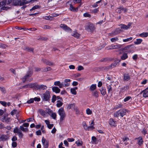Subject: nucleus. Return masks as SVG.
Here are the masks:
<instances>
[{
	"label": "nucleus",
	"mask_w": 148,
	"mask_h": 148,
	"mask_svg": "<svg viewBox=\"0 0 148 148\" xmlns=\"http://www.w3.org/2000/svg\"><path fill=\"white\" fill-rule=\"evenodd\" d=\"M40 6L38 5H35L33 6L30 10V11H32L34 10L37 9L38 8H40Z\"/></svg>",
	"instance_id": "obj_44"
},
{
	"label": "nucleus",
	"mask_w": 148,
	"mask_h": 148,
	"mask_svg": "<svg viewBox=\"0 0 148 148\" xmlns=\"http://www.w3.org/2000/svg\"><path fill=\"white\" fill-rule=\"evenodd\" d=\"M133 39V38L132 37H130L129 38H127L126 39H123V42H128L132 40Z\"/></svg>",
	"instance_id": "obj_48"
},
{
	"label": "nucleus",
	"mask_w": 148,
	"mask_h": 148,
	"mask_svg": "<svg viewBox=\"0 0 148 148\" xmlns=\"http://www.w3.org/2000/svg\"><path fill=\"white\" fill-rule=\"evenodd\" d=\"M127 112V110L126 109H120L114 113V117L118 118L119 117H122L126 114Z\"/></svg>",
	"instance_id": "obj_2"
},
{
	"label": "nucleus",
	"mask_w": 148,
	"mask_h": 148,
	"mask_svg": "<svg viewBox=\"0 0 148 148\" xmlns=\"http://www.w3.org/2000/svg\"><path fill=\"white\" fill-rule=\"evenodd\" d=\"M83 16H84L85 17H90L91 15L90 14H89L88 13L86 12L84 13V14Z\"/></svg>",
	"instance_id": "obj_60"
},
{
	"label": "nucleus",
	"mask_w": 148,
	"mask_h": 148,
	"mask_svg": "<svg viewBox=\"0 0 148 148\" xmlns=\"http://www.w3.org/2000/svg\"><path fill=\"white\" fill-rule=\"evenodd\" d=\"M12 0H4L0 2V7L3 5H6L10 4Z\"/></svg>",
	"instance_id": "obj_7"
},
{
	"label": "nucleus",
	"mask_w": 148,
	"mask_h": 148,
	"mask_svg": "<svg viewBox=\"0 0 148 148\" xmlns=\"http://www.w3.org/2000/svg\"><path fill=\"white\" fill-rule=\"evenodd\" d=\"M54 85L56 86H58L60 88H62L63 87V85L62 83H61L60 81H57L54 82Z\"/></svg>",
	"instance_id": "obj_19"
},
{
	"label": "nucleus",
	"mask_w": 148,
	"mask_h": 148,
	"mask_svg": "<svg viewBox=\"0 0 148 148\" xmlns=\"http://www.w3.org/2000/svg\"><path fill=\"white\" fill-rule=\"evenodd\" d=\"M71 35L72 36L77 38H78L80 36V34L78 33L75 32H73L72 34Z\"/></svg>",
	"instance_id": "obj_32"
},
{
	"label": "nucleus",
	"mask_w": 148,
	"mask_h": 148,
	"mask_svg": "<svg viewBox=\"0 0 148 148\" xmlns=\"http://www.w3.org/2000/svg\"><path fill=\"white\" fill-rule=\"evenodd\" d=\"M77 87H75L74 88H71V92L72 94L74 95H76L77 94V92L76 90H77Z\"/></svg>",
	"instance_id": "obj_27"
},
{
	"label": "nucleus",
	"mask_w": 148,
	"mask_h": 148,
	"mask_svg": "<svg viewBox=\"0 0 148 148\" xmlns=\"http://www.w3.org/2000/svg\"><path fill=\"white\" fill-rule=\"evenodd\" d=\"M19 138H23V134L22 132L20 131L19 132L18 134Z\"/></svg>",
	"instance_id": "obj_59"
},
{
	"label": "nucleus",
	"mask_w": 148,
	"mask_h": 148,
	"mask_svg": "<svg viewBox=\"0 0 148 148\" xmlns=\"http://www.w3.org/2000/svg\"><path fill=\"white\" fill-rule=\"evenodd\" d=\"M76 107L74 104H71L68 105L67 108L69 109H72L74 110Z\"/></svg>",
	"instance_id": "obj_25"
},
{
	"label": "nucleus",
	"mask_w": 148,
	"mask_h": 148,
	"mask_svg": "<svg viewBox=\"0 0 148 148\" xmlns=\"http://www.w3.org/2000/svg\"><path fill=\"white\" fill-rule=\"evenodd\" d=\"M0 120L2 122H5L7 123L10 121V118L6 116H2L0 118Z\"/></svg>",
	"instance_id": "obj_6"
},
{
	"label": "nucleus",
	"mask_w": 148,
	"mask_h": 148,
	"mask_svg": "<svg viewBox=\"0 0 148 148\" xmlns=\"http://www.w3.org/2000/svg\"><path fill=\"white\" fill-rule=\"evenodd\" d=\"M5 5H3L1 6V7H0V8L1 10H7L9 9L10 8V7H9L8 6H5Z\"/></svg>",
	"instance_id": "obj_42"
},
{
	"label": "nucleus",
	"mask_w": 148,
	"mask_h": 148,
	"mask_svg": "<svg viewBox=\"0 0 148 148\" xmlns=\"http://www.w3.org/2000/svg\"><path fill=\"white\" fill-rule=\"evenodd\" d=\"M17 111L16 110H13L10 112V114L12 115H13L17 112Z\"/></svg>",
	"instance_id": "obj_54"
},
{
	"label": "nucleus",
	"mask_w": 148,
	"mask_h": 148,
	"mask_svg": "<svg viewBox=\"0 0 148 148\" xmlns=\"http://www.w3.org/2000/svg\"><path fill=\"white\" fill-rule=\"evenodd\" d=\"M96 88V84H92L90 87V89L91 90L93 91Z\"/></svg>",
	"instance_id": "obj_39"
},
{
	"label": "nucleus",
	"mask_w": 148,
	"mask_h": 148,
	"mask_svg": "<svg viewBox=\"0 0 148 148\" xmlns=\"http://www.w3.org/2000/svg\"><path fill=\"white\" fill-rule=\"evenodd\" d=\"M120 8H121V6L119 7L116 10V12L119 14L121 13L122 12V10Z\"/></svg>",
	"instance_id": "obj_47"
},
{
	"label": "nucleus",
	"mask_w": 148,
	"mask_h": 148,
	"mask_svg": "<svg viewBox=\"0 0 148 148\" xmlns=\"http://www.w3.org/2000/svg\"><path fill=\"white\" fill-rule=\"evenodd\" d=\"M86 114L88 115L91 114L92 113V111L89 108H87L86 110Z\"/></svg>",
	"instance_id": "obj_51"
},
{
	"label": "nucleus",
	"mask_w": 148,
	"mask_h": 148,
	"mask_svg": "<svg viewBox=\"0 0 148 148\" xmlns=\"http://www.w3.org/2000/svg\"><path fill=\"white\" fill-rule=\"evenodd\" d=\"M142 41L143 40L141 39H136V41L134 42V43L136 45H139L141 44Z\"/></svg>",
	"instance_id": "obj_30"
},
{
	"label": "nucleus",
	"mask_w": 148,
	"mask_h": 148,
	"mask_svg": "<svg viewBox=\"0 0 148 148\" xmlns=\"http://www.w3.org/2000/svg\"><path fill=\"white\" fill-rule=\"evenodd\" d=\"M133 46L134 45H127L125 47L124 49L125 50H129L130 49L133 48Z\"/></svg>",
	"instance_id": "obj_36"
},
{
	"label": "nucleus",
	"mask_w": 148,
	"mask_h": 148,
	"mask_svg": "<svg viewBox=\"0 0 148 148\" xmlns=\"http://www.w3.org/2000/svg\"><path fill=\"white\" fill-rule=\"evenodd\" d=\"M44 62L45 63L49 66H52L54 64L52 62L47 60H45V61H44Z\"/></svg>",
	"instance_id": "obj_35"
},
{
	"label": "nucleus",
	"mask_w": 148,
	"mask_h": 148,
	"mask_svg": "<svg viewBox=\"0 0 148 148\" xmlns=\"http://www.w3.org/2000/svg\"><path fill=\"white\" fill-rule=\"evenodd\" d=\"M51 117L54 119H55L56 118V114L55 113H51Z\"/></svg>",
	"instance_id": "obj_56"
},
{
	"label": "nucleus",
	"mask_w": 148,
	"mask_h": 148,
	"mask_svg": "<svg viewBox=\"0 0 148 148\" xmlns=\"http://www.w3.org/2000/svg\"><path fill=\"white\" fill-rule=\"evenodd\" d=\"M51 68L50 67H47L46 68L42 69V71L45 72L51 70Z\"/></svg>",
	"instance_id": "obj_46"
},
{
	"label": "nucleus",
	"mask_w": 148,
	"mask_h": 148,
	"mask_svg": "<svg viewBox=\"0 0 148 148\" xmlns=\"http://www.w3.org/2000/svg\"><path fill=\"white\" fill-rule=\"evenodd\" d=\"M122 31L120 27L116 28L114 31L112 32V36H116L118 34L120 33Z\"/></svg>",
	"instance_id": "obj_10"
},
{
	"label": "nucleus",
	"mask_w": 148,
	"mask_h": 148,
	"mask_svg": "<svg viewBox=\"0 0 148 148\" xmlns=\"http://www.w3.org/2000/svg\"><path fill=\"white\" fill-rule=\"evenodd\" d=\"M69 9L71 11L75 12H77L78 11L77 8H75L71 4L70 5Z\"/></svg>",
	"instance_id": "obj_21"
},
{
	"label": "nucleus",
	"mask_w": 148,
	"mask_h": 148,
	"mask_svg": "<svg viewBox=\"0 0 148 148\" xmlns=\"http://www.w3.org/2000/svg\"><path fill=\"white\" fill-rule=\"evenodd\" d=\"M108 93H110L112 91V88L111 85H109L107 86Z\"/></svg>",
	"instance_id": "obj_50"
},
{
	"label": "nucleus",
	"mask_w": 148,
	"mask_h": 148,
	"mask_svg": "<svg viewBox=\"0 0 148 148\" xmlns=\"http://www.w3.org/2000/svg\"><path fill=\"white\" fill-rule=\"evenodd\" d=\"M121 60L120 59H116L114 62L111 64V66L112 68L115 67L116 65L121 61Z\"/></svg>",
	"instance_id": "obj_17"
},
{
	"label": "nucleus",
	"mask_w": 148,
	"mask_h": 148,
	"mask_svg": "<svg viewBox=\"0 0 148 148\" xmlns=\"http://www.w3.org/2000/svg\"><path fill=\"white\" fill-rule=\"evenodd\" d=\"M34 101V99L31 98L29 100L27 101V103L30 104L33 103Z\"/></svg>",
	"instance_id": "obj_61"
},
{
	"label": "nucleus",
	"mask_w": 148,
	"mask_h": 148,
	"mask_svg": "<svg viewBox=\"0 0 148 148\" xmlns=\"http://www.w3.org/2000/svg\"><path fill=\"white\" fill-rule=\"evenodd\" d=\"M121 45L120 44H117L116 45L112 44L111 45L108 49H118L121 48Z\"/></svg>",
	"instance_id": "obj_9"
},
{
	"label": "nucleus",
	"mask_w": 148,
	"mask_h": 148,
	"mask_svg": "<svg viewBox=\"0 0 148 148\" xmlns=\"http://www.w3.org/2000/svg\"><path fill=\"white\" fill-rule=\"evenodd\" d=\"M20 128L21 130L25 132H27L28 131V130L27 128H24L23 125L20 126Z\"/></svg>",
	"instance_id": "obj_37"
},
{
	"label": "nucleus",
	"mask_w": 148,
	"mask_h": 148,
	"mask_svg": "<svg viewBox=\"0 0 148 148\" xmlns=\"http://www.w3.org/2000/svg\"><path fill=\"white\" fill-rule=\"evenodd\" d=\"M132 98V97L130 96H128L125 97L124 100V102H126L128 100H129L130 99Z\"/></svg>",
	"instance_id": "obj_55"
},
{
	"label": "nucleus",
	"mask_w": 148,
	"mask_h": 148,
	"mask_svg": "<svg viewBox=\"0 0 148 148\" xmlns=\"http://www.w3.org/2000/svg\"><path fill=\"white\" fill-rule=\"evenodd\" d=\"M32 70V69L29 68L26 75L22 78V80L23 83L25 82L26 81L29 82L32 80L33 78H31L29 79H28L29 77L31 76L32 75V73H31Z\"/></svg>",
	"instance_id": "obj_1"
},
{
	"label": "nucleus",
	"mask_w": 148,
	"mask_h": 148,
	"mask_svg": "<svg viewBox=\"0 0 148 148\" xmlns=\"http://www.w3.org/2000/svg\"><path fill=\"white\" fill-rule=\"evenodd\" d=\"M42 142L44 148H48L49 146V141L46 140L44 137H43L42 140Z\"/></svg>",
	"instance_id": "obj_8"
},
{
	"label": "nucleus",
	"mask_w": 148,
	"mask_h": 148,
	"mask_svg": "<svg viewBox=\"0 0 148 148\" xmlns=\"http://www.w3.org/2000/svg\"><path fill=\"white\" fill-rule=\"evenodd\" d=\"M135 140H137V143L140 146H141L143 143V138L141 136H140L138 138H136Z\"/></svg>",
	"instance_id": "obj_14"
},
{
	"label": "nucleus",
	"mask_w": 148,
	"mask_h": 148,
	"mask_svg": "<svg viewBox=\"0 0 148 148\" xmlns=\"http://www.w3.org/2000/svg\"><path fill=\"white\" fill-rule=\"evenodd\" d=\"M56 97L55 95H53L51 99V101L53 103H54L56 100Z\"/></svg>",
	"instance_id": "obj_57"
},
{
	"label": "nucleus",
	"mask_w": 148,
	"mask_h": 148,
	"mask_svg": "<svg viewBox=\"0 0 148 148\" xmlns=\"http://www.w3.org/2000/svg\"><path fill=\"white\" fill-rule=\"evenodd\" d=\"M71 81V80L69 79H65L64 82H62L64 87H67L69 86V82Z\"/></svg>",
	"instance_id": "obj_15"
},
{
	"label": "nucleus",
	"mask_w": 148,
	"mask_h": 148,
	"mask_svg": "<svg viewBox=\"0 0 148 148\" xmlns=\"http://www.w3.org/2000/svg\"><path fill=\"white\" fill-rule=\"evenodd\" d=\"M83 126L85 130H87L88 129V126L86 123L85 121H83L82 123Z\"/></svg>",
	"instance_id": "obj_45"
},
{
	"label": "nucleus",
	"mask_w": 148,
	"mask_h": 148,
	"mask_svg": "<svg viewBox=\"0 0 148 148\" xmlns=\"http://www.w3.org/2000/svg\"><path fill=\"white\" fill-rule=\"evenodd\" d=\"M139 36L141 37L145 38L148 36V32H143L139 34Z\"/></svg>",
	"instance_id": "obj_26"
},
{
	"label": "nucleus",
	"mask_w": 148,
	"mask_h": 148,
	"mask_svg": "<svg viewBox=\"0 0 148 148\" xmlns=\"http://www.w3.org/2000/svg\"><path fill=\"white\" fill-rule=\"evenodd\" d=\"M147 89H145L141 92V93H143V96L144 97H148V91H147Z\"/></svg>",
	"instance_id": "obj_23"
},
{
	"label": "nucleus",
	"mask_w": 148,
	"mask_h": 148,
	"mask_svg": "<svg viewBox=\"0 0 148 148\" xmlns=\"http://www.w3.org/2000/svg\"><path fill=\"white\" fill-rule=\"evenodd\" d=\"M0 90L3 93H5L6 92V90L4 87H0Z\"/></svg>",
	"instance_id": "obj_43"
},
{
	"label": "nucleus",
	"mask_w": 148,
	"mask_h": 148,
	"mask_svg": "<svg viewBox=\"0 0 148 148\" xmlns=\"http://www.w3.org/2000/svg\"><path fill=\"white\" fill-rule=\"evenodd\" d=\"M75 143L77 146H80L82 145L83 143L82 141H80L79 140H78L75 142Z\"/></svg>",
	"instance_id": "obj_38"
},
{
	"label": "nucleus",
	"mask_w": 148,
	"mask_h": 148,
	"mask_svg": "<svg viewBox=\"0 0 148 148\" xmlns=\"http://www.w3.org/2000/svg\"><path fill=\"white\" fill-rule=\"evenodd\" d=\"M100 91L101 92V94L103 95H105L106 92V89L105 88L102 87L101 89L100 90Z\"/></svg>",
	"instance_id": "obj_31"
},
{
	"label": "nucleus",
	"mask_w": 148,
	"mask_h": 148,
	"mask_svg": "<svg viewBox=\"0 0 148 148\" xmlns=\"http://www.w3.org/2000/svg\"><path fill=\"white\" fill-rule=\"evenodd\" d=\"M0 103L4 106L6 107L7 106V103L5 101H0Z\"/></svg>",
	"instance_id": "obj_58"
},
{
	"label": "nucleus",
	"mask_w": 148,
	"mask_h": 148,
	"mask_svg": "<svg viewBox=\"0 0 148 148\" xmlns=\"http://www.w3.org/2000/svg\"><path fill=\"white\" fill-rule=\"evenodd\" d=\"M52 90L53 92H55L56 93H59L60 91V89L57 86L52 87Z\"/></svg>",
	"instance_id": "obj_24"
},
{
	"label": "nucleus",
	"mask_w": 148,
	"mask_h": 148,
	"mask_svg": "<svg viewBox=\"0 0 148 148\" xmlns=\"http://www.w3.org/2000/svg\"><path fill=\"white\" fill-rule=\"evenodd\" d=\"M109 124L111 126L116 127V121L112 119H110L109 120Z\"/></svg>",
	"instance_id": "obj_18"
},
{
	"label": "nucleus",
	"mask_w": 148,
	"mask_h": 148,
	"mask_svg": "<svg viewBox=\"0 0 148 148\" xmlns=\"http://www.w3.org/2000/svg\"><path fill=\"white\" fill-rule=\"evenodd\" d=\"M129 86L127 85H126L121 88L120 90L121 92H125V91H127V90H129Z\"/></svg>",
	"instance_id": "obj_22"
},
{
	"label": "nucleus",
	"mask_w": 148,
	"mask_h": 148,
	"mask_svg": "<svg viewBox=\"0 0 148 148\" xmlns=\"http://www.w3.org/2000/svg\"><path fill=\"white\" fill-rule=\"evenodd\" d=\"M92 140L93 141L92 143L97 144L98 143V141L95 136H92Z\"/></svg>",
	"instance_id": "obj_33"
},
{
	"label": "nucleus",
	"mask_w": 148,
	"mask_h": 148,
	"mask_svg": "<svg viewBox=\"0 0 148 148\" xmlns=\"http://www.w3.org/2000/svg\"><path fill=\"white\" fill-rule=\"evenodd\" d=\"M122 10V11L123 12H124L125 13L127 12L128 10L126 8H124L123 6H121V8H120Z\"/></svg>",
	"instance_id": "obj_62"
},
{
	"label": "nucleus",
	"mask_w": 148,
	"mask_h": 148,
	"mask_svg": "<svg viewBox=\"0 0 148 148\" xmlns=\"http://www.w3.org/2000/svg\"><path fill=\"white\" fill-rule=\"evenodd\" d=\"M39 112L40 114L43 116L45 117L46 116L47 113L44 110L42 109H40L39 110Z\"/></svg>",
	"instance_id": "obj_29"
},
{
	"label": "nucleus",
	"mask_w": 148,
	"mask_h": 148,
	"mask_svg": "<svg viewBox=\"0 0 148 148\" xmlns=\"http://www.w3.org/2000/svg\"><path fill=\"white\" fill-rule=\"evenodd\" d=\"M128 55L127 53H124L121 57V60H125L128 58Z\"/></svg>",
	"instance_id": "obj_28"
},
{
	"label": "nucleus",
	"mask_w": 148,
	"mask_h": 148,
	"mask_svg": "<svg viewBox=\"0 0 148 148\" xmlns=\"http://www.w3.org/2000/svg\"><path fill=\"white\" fill-rule=\"evenodd\" d=\"M94 24L90 23H88L86 27V29L88 31L92 32L95 29Z\"/></svg>",
	"instance_id": "obj_5"
},
{
	"label": "nucleus",
	"mask_w": 148,
	"mask_h": 148,
	"mask_svg": "<svg viewBox=\"0 0 148 148\" xmlns=\"http://www.w3.org/2000/svg\"><path fill=\"white\" fill-rule=\"evenodd\" d=\"M35 87H36L37 90H44L47 89V87L46 86L44 85H35Z\"/></svg>",
	"instance_id": "obj_12"
},
{
	"label": "nucleus",
	"mask_w": 148,
	"mask_h": 148,
	"mask_svg": "<svg viewBox=\"0 0 148 148\" xmlns=\"http://www.w3.org/2000/svg\"><path fill=\"white\" fill-rule=\"evenodd\" d=\"M57 102V103L56 104V106L58 107L59 108L62 106L63 103L60 100H58Z\"/></svg>",
	"instance_id": "obj_41"
},
{
	"label": "nucleus",
	"mask_w": 148,
	"mask_h": 148,
	"mask_svg": "<svg viewBox=\"0 0 148 148\" xmlns=\"http://www.w3.org/2000/svg\"><path fill=\"white\" fill-rule=\"evenodd\" d=\"M36 84L34 83L27 84L22 87L23 88H33L35 86Z\"/></svg>",
	"instance_id": "obj_16"
},
{
	"label": "nucleus",
	"mask_w": 148,
	"mask_h": 148,
	"mask_svg": "<svg viewBox=\"0 0 148 148\" xmlns=\"http://www.w3.org/2000/svg\"><path fill=\"white\" fill-rule=\"evenodd\" d=\"M21 130H19L18 127H16L14 130L13 132L14 133H18Z\"/></svg>",
	"instance_id": "obj_49"
},
{
	"label": "nucleus",
	"mask_w": 148,
	"mask_h": 148,
	"mask_svg": "<svg viewBox=\"0 0 148 148\" xmlns=\"http://www.w3.org/2000/svg\"><path fill=\"white\" fill-rule=\"evenodd\" d=\"M17 143L15 142H13L12 144V146L14 148L16 147L17 146Z\"/></svg>",
	"instance_id": "obj_64"
},
{
	"label": "nucleus",
	"mask_w": 148,
	"mask_h": 148,
	"mask_svg": "<svg viewBox=\"0 0 148 148\" xmlns=\"http://www.w3.org/2000/svg\"><path fill=\"white\" fill-rule=\"evenodd\" d=\"M41 97L43 101H49L51 97L49 91L46 90L45 93L41 95Z\"/></svg>",
	"instance_id": "obj_3"
},
{
	"label": "nucleus",
	"mask_w": 148,
	"mask_h": 148,
	"mask_svg": "<svg viewBox=\"0 0 148 148\" xmlns=\"http://www.w3.org/2000/svg\"><path fill=\"white\" fill-rule=\"evenodd\" d=\"M7 47V46L4 44L0 43V47L5 49Z\"/></svg>",
	"instance_id": "obj_53"
},
{
	"label": "nucleus",
	"mask_w": 148,
	"mask_h": 148,
	"mask_svg": "<svg viewBox=\"0 0 148 148\" xmlns=\"http://www.w3.org/2000/svg\"><path fill=\"white\" fill-rule=\"evenodd\" d=\"M26 49L28 51L32 52H33L34 49L33 48L31 47H27Z\"/></svg>",
	"instance_id": "obj_63"
},
{
	"label": "nucleus",
	"mask_w": 148,
	"mask_h": 148,
	"mask_svg": "<svg viewBox=\"0 0 148 148\" xmlns=\"http://www.w3.org/2000/svg\"><path fill=\"white\" fill-rule=\"evenodd\" d=\"M92 95L95 98H97L99 96L98 92L97 91L93 92L92 93Z\"/></svg>",
	"instance_id": "obj_34"
},
{
	"label": "nucleus",
	"mask_w": 148,
	"mask_h": 148,
	"mask_svg": "<svg viewBox=\"0 0 148 148\" xmlns=\"http://www.w3.org/2000/svg\"><path fill=\"white\" fill-rule=\"evenodd\" d=\"M121 29H127V25H126L124 24H121Z\"/></svg>",
	"instance_id": "obj_52"
},
{
	"label": "nucleus",
	"mask_w": 148,
	"mask_h": 148,
	"mask_svg": "<svg viewBox=\"0 0 148 148\" xmlns=\"http://www.w3.org/2000/svg\"><path fill=\"white\" fill-rule=\"evenodd\" d=\"M8 136L6 135H0V140L2 141H5L7 140Z\"/></svg>",
	"instance_id": "obj_20"
},
{
	"label": "nucleus",
	"mask_w": 148,
	"mask_h": 148,
	"mask_svg": "<svg viewBox=\"0 0 148 148\" xmlns=\"http://www.w3.org/2000/svg\"><path fill=\"white\" fill-rule=\"evenodd\" d=\"M60 27L65 31H71V28L64 24H61L60 25Z\"/></svg>",
	"instance_id": "obj_13"
},
{
	"label": "nucleus",
	"mask_w": 148,
	"mask_h": 148,
	"mask_svg": "<svg viewBox=\"0 0 148 148\" xmlns=\"http://www.w3.org/2000/svg\"><path fill=\"white\" fill-rule=\"evenodd\" d=\"M119 40V38L117 37H115L114 38H113L110 39L111 41L112 42H114L118 41Z\"/></svg>",
	"instance_id": "obj_40"
},
{
	"label": "nucleus",
	"mask_w": 148,
	"mask_h": 148,
	"mask_svg": "<svg viewBox=\"0 0 148 148\" xmlns=\"http://www.w3.org/2000/svg\"><path fill=\"white\" fill-rule=\"evenodd\" d=\"M130 79V76L129 73H126L123 75V80L124 81H127Z\"/></svg>",
	"instance_id": "obj_11"
},
{
	"label": "nucleus",
	"mask_w": 148,
	"mask_h": 148,
	"mask_svg": "<svg viewBox=\"0 0 148 148\" xmlns=\"http://www.w3.org/2000/svg\"><path fill=\"white\" fill-rule=\"evenodd\" d=\"M58 114L60 116V121H63L64 120L66 115L63 108L61 107L58 110Z\"/></svg>",
	"instance_id": "obj_4"
}]
</instances>
